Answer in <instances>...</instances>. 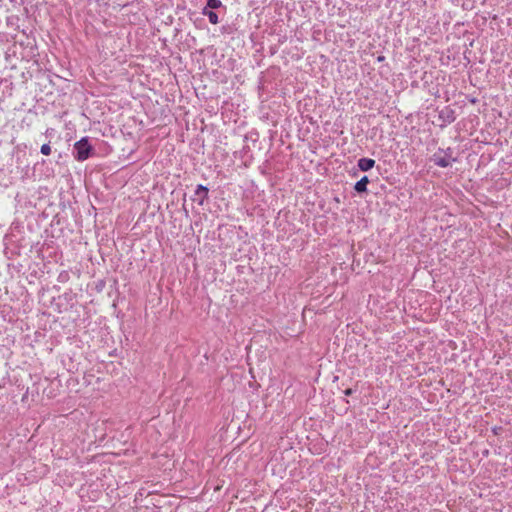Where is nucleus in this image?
I'll return each instance as SVG.
<instances>
[{
  "label": "nucleus",
  "mask_w": 512,
  "mask_h": 512,
  "mask_svg": "<svg viewBox=\"0 0 512 512\" xmlns=\"http://www.w3.org/2000/svg\"><path fill=\"white\" fill-rule=\"evenodd\" d=\"M375 165V160L371 158H361L358 160V167L361 171H369L371 170Z\"/></svg>",
  "instance_id": "nucleus-5"
},
{
  "label": "nucleus",
  "mask_w": 512,
  "mask_h": 512,
  "mask_svg": "<svg viewBox=\"0 0 512 512\" xmlns=\"http://www.w3.org/2000/svg\"><path fill=\"white\" fill-rule=\"evenodd\" d=\"M195 197L192 198L193 201L198 202L199 205H203L204 201L208 198L209 189L208 187L199 184L195 189Z\"/></svg>",
  "instance_id": "nucleus-3"
},
{
  "label": "nucleus",
  "mask_w": 512,
  "mask_h": 512,
  "mask_svg": "<svg viewBox=\"0 0 512 512\" xmlns=\"http://www.w3.org/2000/svg\"><path fill=\"white\" fill-rule=\"evenodd\" d=\"M384 59H385V57H384V56H378V57H377V61H379V62L383 61Z\"/></svg>",
  "instance_id": "nucleus-12"
},
{
  "label": "nucleus",
  "mask_w": 512,
  "mask_h": 512,
  "mask_svg": "<svg viewBox=\"0 0 512 512\" xmlns=\"http://www.w3.org/2000/svg\"><path fill=\"white\" fill-rule=\"evenodd\" d=\"M370 180L367 176H362L355 184H354V191L357 193H364L367 191V185L369 184Z\"/></svg>",
  "instance_id": "nucleus-4"
},
{
  "label": "nucleus",
  "mask_w": 512,
  "mask_h": 512,
  "mask_svg": "<svg viewBox=\"0 0 512 512\" xmlns=\"http://www.w3.org/2000/svg\"><path fill=\"white\" fill-rule=\"evenodd\" d=\"M183 212L185 213L186 216H188L189 212H188V210H187V208L185 206H183Z\"/></svg>",
  "instance_id": "nucleus-13"
},
{
  "label": "nucleus",
  "mask_w": 512,
  "mask_h": 512,
  "mask_svg": "<svg viewBox=\"0 0 512 512\" xmlns=\"http://www.w3.org/2000/svg\"><path fill=\"white\" fill-rule=\"evenodd\" d=\"M202 14L204 16H207L208 19H209V22L211 24H218L219 23V18H218V15L213 11V10H207L205 8L202 9Z\"/></svg>",
  "instance_id": "nucleus-6"
},
{
  "label": "nucleus",
  "mask_w": 512,
  "mask_h": 512,
  "mask_svg": "<svg viewBox=\"0 0 512 512\" xmlns=\"http://www.w3.org/2000/svg\"><path fill=\"white\" fill-rule=\"evenodd\" d=\"M40 152H41L43 155H45V156L50 155V153H51V147H50V145H49L48 143L43 144V145L41 146Z\"/></svg>",
  "instance_id": "nucleus-9"
},
{
  "label": "nucleus",
  "mask_w": 512,
  "mask_h": 512,
  "mask_svg": "<svg viewBox=\"0 0 512 512\" xmlns=\"http://www.w3.org/2000/svg\"><path fill=\"white\" fill-rule=\"evenodd\" d=\"M70 280V274L68 271H61L57 277V281L60 283H66Z\"/></svg>",
  "instance_id": "nucleus-8"
},
{
  "label": "nucleus",
  "mask_w": 512,
  "mask_h": 512,
  "mask_svg": "<svg viewBox=\"0 0 512 512\" xmlns=\"http://www.w3.org/2000/svg\"><path fill=\"white\" fill-rule=\"evenodd\" d=\"M93 152L88 137H83L74 144V157L78 161L87 160Z\"/></svg>",
  "instance_id": "nucleus-1"
},
{
  "label": "nucleus",
  "mask_w": 512,
  "mask_h": 512,
  "mask_svg": "<svg viewBox=\"0 0 512 512\" xmlns=\"http://www.w3.org/2000/svg\"><path fill=\"white\" fill-rule=\"evenodd\" d=\"M345 395H352V388H347L345 390Z\"/></svg>",
  "instance_id": "nucleus-11"
},
{
  "label": "nucleus",
  "mask_w": 512,
  "mask_h": 512,
  "mask_svg": "<svg viewBox=\"0 0 512 512\" xmlns=\"http://www.w3.org/2000/svg\"><path fill=\"white\" fill-rule=\"evenodd\" d=\"M223 4L220 0H207L206 6L204 7L207 10H214L222 7Z\"/></svg>",
  "instance_id": "nucleus-7"
},
{
  "label": "nucleus",
  "mask_w": 512,
  "mask_h": 512,
  "mask_svg": "<svg viewBox=\"0 0 512 512\" xmlns=\"http://www.w3.org/2000/svg\"><path fill=\"white\" fill-rule=\"evenodd\" d=\"M453 114V111H449V114L447 115V119L449 122H453L454 121V117L452 116Z\"/></svg>",
  "instance_id": "nucleus-10"
},
{
  "label": "nucleus",
  "mask_w": 512,
  "mask_h": 512,
  "mask_svg": "<svg viewBox=\"0 0 512 512\" xmlns=\"http://www.w3.org/2000/svg\"><path fill=\"white\" fill-rule=\"evenodd\" d=\"M432 160L441 168L449 167L452 162L456 161V159L452 157L451 148H447L446 150L439 149L438 152L433 155Z\"/></svg>",
  "instance_id": "nucleus-2"
}]
</instances>
